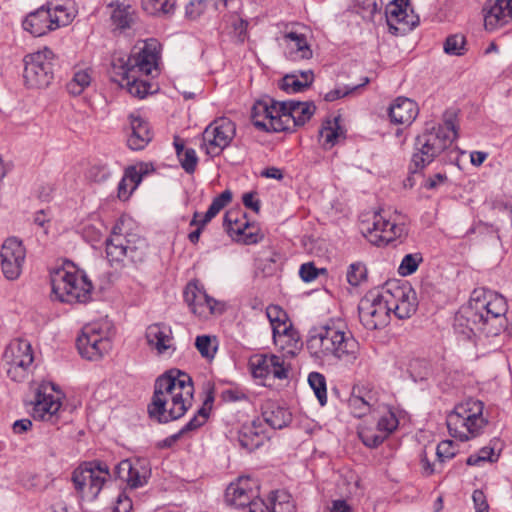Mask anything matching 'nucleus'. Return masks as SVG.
I'll return each instance as SVG.
<instances>
[{
	"label": "nucleus",
	"mask_w": 512,
	"mask_h": 512,
	"mask_svg": "<svg viewBox=\"0 0 512 512\" xmlns=\"http://www.w3.org/2000/svg\"><path fill=\"white\" fill-rule=\"evenodd\" d=\"M213 402V397L208 396L203 406L197 410V413L180 429V434L186 436L188 433L197 430L205 424L208 418V409L205 407Z\"/></svg>",
	"instance_id": "nucleus-41"
},
{
	"label": "nucleus",
	"mask_w": 512,
	"mask_h": 512,
	"mask_svg": "<svg viewBox=\"0 0 512 512\" xmlns=\"http://www.w3.org/2000/svg\"><path fill=\"white\" fill-rule=\"evenodd\" d=\"M398 424L399 421L395 413L389 410L379 418L375 429L368 427L362 428L358 434L365 446L376 448L397 429Z\"/></svg>",
	"instance_id": "nucleus-22"
},
{
	"label": "nucleus",
	"mask_w": 512,
	"mask_h": 512,
	"mask_svg": "<svg viewBox=\"0 0 512 512\" xmlns=\"http://www.w3.org/2000/svg\"><path fill=\"white\" fill-rule=\"evenodd\" d=\"M257 483L250 477H239L235 482L231 483L225 492L226 502L237 508L247 507L250 509L251 504L257 497Z\"/></svg>",
	"instance_id": "nucleus-21"
},
{
	"label": "nucleus",
	"mask_w": 512,
	"mask_h": 512,
	"mask_svg": "<svg viewBox=\"0 0 512 512\" xmlns=\"http://www.w3.org/2000/svg\"><path fill=\"white\" fill-rule=\"evenodd\" d=\"M369 83V78H365L364 79V82L360 85H356V86H352V87H337L329 92H327L325 95H324V99L325 101L327 102H333L337 99H340L344 96H347L349 95L350 93L354 92L355 90H357L358 88L360 87H363L365 86L366 84Z\"/></svg>",
	"instance_id": "nucleus-57"
},
{
	"label": "nucleus",
	"mask_w": 512,
	"mask_h": 512,
	"mask_svg": "<svg viewBox=\"0 0 512 512\" xmlns=\"http://www.w3.org/2000/svg\"><path fill=\"white\" fill-rule=\"evenodd\" d=\"M245 512H295V505L290 494L275 491L267 500L257 498Z\"/></svg>",
	"instance_id": "nucleus-27"
},
{
	"label": "nucleus",
	"mask_w": 512,
	"mask_h": 512,
	"mask_svg": "<svg viewBox=\"0 0 512 512\" xmlns=\"http://www.w3.org/2000/svg\"><path fill=\"white\" fill-rule=\"evenodd\" d=\"M391 122L410 125L418 115L416 102L406 97H397L388 109Z\"/></svg>",
	"instance_id": "nucleus-32"
},
{
	"label": "nucleus",
	"mask_w": 512,
	"mask_h": 512,
	"mask_svg": "<svg viewBox=\"0 0 512 512\" xmlns=\"http://www.w3.org/2000/svg\"><path fill=\"white\" fill-rule=\"evenodd\" d=\"M266 315L271 323L275 342L278 337L297 340L296 332L292 329V325L288 322V316L282 308L277 305H270L266 309Z\"/></svg>",
	"instance_id": "nucleus-33"
},
{
	"label": "nucleus",
	"mask_w": 512,
	"mask_h": 512,
	"mask_svg": "<svg viewBox=\"0 0 512 512\" xmlns=\"http://www.w3.org/2000/svg\"><path fill=\"white\" fill-rule=\"evenodd\" d=\"M308 383L313 389L321 406L327 403V388L325 377L318 372H311L308 376Z\"/></svg>",
	"instance_id": "nucleus-45"
},
{
	"label": "nucleus",
	"mask_w": 512,
	"mask_h": 512,
	"mask_svg": "<svg viewBox=\"0 0 512 512\" xmlns=\"http://www.w3.org/2000/svg\"><path fill=\"white\" fill-rule=\"evenodd\" d=\"M111 21L119 29L130 28L134 22V12L131 6L116 5L111 13Z\"/></svg>",
	"instance_id": "nucleus-40"
},
{
	"label": "nucleus",
	"mask_w": 512,
	"mask_h": 512,
	"mask_svg": "<svg viewBox=\"0 0 512 512\" xmlns=\"http://www.w3.org/2000/svg\"><path fill=\"white\" fill-rule=\"evenodd\" d=\"M52 295L65 303H86L91 299L93 285L85 274L58 269L51 274Z\"/></svg>",
	"instance_id": "nucleus-8"
},
{
	"label": "nucleus",
	"mask_w": 512,
	"mask_h": 512,
	"mask_svg": "<svg viewBox=\"0 0 512 512\" xmlns=\"http://www.w3.org/2000/svg\"><path fill=\"white\" fill-rule=\"evenodd\" d=\"M124 175L131 184V190H135L143 179L142 173L139 172L137 170V167L135 166H129L128 168H126L124 171Z\"/></svg>",
	"instance_id": "nucleus-64"
},
{
	"label": "nucleus",
	"mask_w": 512,
	"mask_h": 512,
	"mask_svg": "<svg viewBox=\"0 0 512 512\" xmlns=\"http://www.w3.org/2000/svg\"><path fill=\"white\" fill-rule=\"evenodd\" d=\"M62 406L61 392L51 382H42L35 391L32 416L35 420L58 425Z\"/></svg>",
	"instance_id": "nucleus-15"
},
{
	"label": "nucleus",
	"mask_w": 512,
	"mask_h": 512,
	"mask_svg": "<svg viewBox=\"0 0 512 512\" xmlns=\"http://www.w3.org/2000/svg\"><path fill=\"white\" fill-rule=\"evenodd\" d=\"M321 272H325V269H317L312 262L302 264L299 269L300 278L304 282L314 281Z\"/></svg>",
	"instance_id": "nucleus-60"
},
{
	"label": "nucleus",
	"mask_w": 512,
	"mask_h": 512,
	"mask_svg": "<svg viewBox=\"0 0 512 512\" xmlns=\"http://www.w3.org/2000/svg\"><path fill=\"white\" fill-rule=\"evenodd\" d=\"M313 80L312 70L301 71L299 74L291 73L282 78L280 88L287 93L302 92L313 83Z\"/></svg>",
	"instance_id": "nucleus-35"
},
{
	"label": "nucleus",
	"mask_w": 512,
	"mask_h": 512,
	"mask_svg": "<svg viewBox=\"0 0 512 512\" xmlns=\"http://www.w3.org/2000/svg\"><path fill=\"white\" fill-rule=\"evenodd\" d=\"M381 291L385 299H387V304L391 310L394 309L395 305H401L403 302H406L411 293H415L408 283L399 284L396 281L386 283Z\"/></svg>",
	"instance_id": "nucleus-36"
},
{
	"label": "nucleus",
	"mask_w": 512,
	"mask_h": 512,
	"mask_svg": "<svg viewBox=\"0 0 512 512\" xmlns=\"http://www.w3.org/2000/svg\"><path fill=\"white\" fill-rule=\"evenodd\" d=\"M33 360L31 344L25 339L12 340L3 353L7 376L15 382H22L28 377Z\"/></svg>",
	"instance_id": "nucleus-12"
},
{
	"label": "nucleus",
	"mask_w": 512,
	"mask_h": 512,
	"mask_svg": "<svg viewBox=\"0 0 512 512\" xmlns=\"http://www.w3.org/2000/svg\"><path fill=\"white\" fill-rule=\"evenodd\" d=\"M264 422L273 429H282L291 422V413L276 402L267 401L262 407Z\"/></svg>",
	"instance_id": "nucleus-34"
},
{
	"label": "nucleus",
	"mask_w": 512,
	"mask_h": 512,
	"mask_svg": "<svg viewBox=\"0 0 512 512\" xmlns=\"http://www.w3.org/2000/svg\"><path fill=\"white\" fill-rule=\"evenodd\" d=\"M379 402L378 392L368 385H355L348 406L355 417H363L374 410Z\"/></svg>",
	"instance_id": "nucleus-25"
},
{
	"label": "nucleus",
	"mask_w": 512,
	"mask_h": 512,
	"mask_svg": "<svg viewBox=\"0 0 512 512\" xmlns=\"http://www.w3.org/2000/svg\"><path fill=\"white\" fill-rule=\"evenodd\" d=\"M483 409V402L472 398L457 404L446 418L449 434L460 441L479 436L487 424Z\"/></svg>",
	"instance_id": "nucleus-6"
},
{
	"label": "nucleus",
	"mask_w": 512,
	"mask_h": 512,
	"mask_svg": "<svg viewBox=\"0 0 512 512\" xmlns=\"http://www.w3.org/2000/svg\"><path fill=\"white\" fill-rule=\"evenodd\" d=\"M421 261L422 257L420 254L416 253L405 255L398 268L399 274L402 276L413 274L417 270Z\"/></svg>",
	"instance_id": "nucleus-52"
},
{
	"label": "nucleus",
	"mask_w": 512,
	"mask_h": 512,
	"mask_svg": "<svg viewBox=\"0 0 512 512\" xmlns=\"http://www.w3.org/2000/svg\"><path fill=\"white\" fill-rule=\"evenodd\" d=\"M453 117V113L446 112L443 124H427L424 131L415 138L414 152L409 164L410 173L423 170L451 147L458 136Z\"/></svg>",
	"instance_id": "nucleus-5"
},
{
	"label": "nucleus",
	"mask_w": 512,
	"mask_h": 512,
	"mask_svg": "<svg viewBox=\"0 0 512 512\" xmlns=\"http://www.w3.org/2000/svg\"><path fill=\"white\" fill-rule=\"evenodd\" d=\"M110 175L111 172L106 165H94L89 170V178L95 182H104Z\"/></svg>",
	"instance_id": "nucleus-62"
},
{
	"label": "nucleus",
	"mask_w": 512,
	"mask_h": 512,
	"mask_svg": "<svg viewBox=\"0 0 512 512\" xmlns=\"http://www.w3.org/2000/svg\"><path fill=\"white\" fill-rule=\"evenodd\" d=\"M125 219L120 218L114 225L111 235L106 239V257L111 264L122 263L129 259L132 263H141L147 255L146 239L135 233L124 231Z\"/></svg>",
	"instance_id": "nucleus-7"
},
{
	"label": "nucleus",
	"mask_w": 512,
	"mask_h": 512,
	"mask_svg": "<svg viewBox=\"0 0 512 512\" xmlns=\"http://www.w3.org/2000/svg\"><path fill=\"white\" fill-rule=\"evenodd\" d=\"M307 36V27L300 24H294L290 29L284 31L285 53L289 59L297 61L312 57L313 52Z\"/></svg>",
	"instance_id": "nucleus-20"
},
{
	"label": "nucleus",
	"mask_w": 512,
	"mask_h": 512,
	"mask_svg": "<svg viewBox=\"0 0 512 512\" xmlns=\"http://www.w3.org/2000/svg\"><path fill=\"white\" fill-rule=\"evenodd\" d=\"M359 318L368 330L382 329L390 321L391 308L382 291H369L358 305Z\"/></svg>",
	"instance_id": "nucleus-13"
},
{
	"label": "nucleus",
	"mask_w": 512,
	"mask_h": 512,
	"mask_svg": "<svg viewBox=\"0 0 512 512\" xmlns=\"http://www.w3.org/2000/svg\"><path fill=\"white\" fill-rule=\"evenodd\" d=\"M357 13L361 14L364 19L372 20L374 15L381 11V0H354Z\"/></svg>",
	"instance_id": "nucleus-49"
},
{
	"label": "nucleus",
	"mask_w": 512,
	"mask_h": 512,
	"mask_svg": "<svg viewBox=\"0 0 512 512\" xmlns=\"http://www.w3.org/2000/svg\"><path fill=\"white\" fill-rule=\"evenodd\" d=\"M91 74L88 69H80L74 72L72 79L67 83L66 88L73 96L80 95L90 84Z\"/></svg>",
	"instance_id": "nucleus-39"
},
{
	"label": "nucleus",
	"mask_w": 512,
	"mask_h": 512,
	"mask_svg": "<svg viewBox=\"0 0 512 512\" xmlns=\"http://www.w3.org/2000/svg\"><path fill=\"white\" fill-rule=\"evenodd\" d=\"M179 161L181 163L182 168L185 170L186 173L192 174L194 173L197 163H198V157L196 154V151L193 148H187L181 157H178Z\"/></svg>",
	"instance_id": "nucleus-56"
},
{
	"label": "nucleus",
	"mask_w": 512,
	"mask_h": 512,
	"mask_svg": "<svg viewBox=\"0 0 512 512\" xmlns=\"http://www.w3.org/2000/svg\"><path fill=\"white\" fill-rule=\"evenodd\" d=\"M194 387L191 377L179 370L159 376L148 405L149 417L158 423H168L185 415L192 406Z\"/></svg>",
	"instance_id": "nucleus-2"
},
{
	"label": "nucleus",
	"mask_w": 512,
	"mask_h": 512,
	"mask_svg": "<svg viewBox=\"0 0 512 512\" xmlns=\"http://www.w3.org/2000/svg\"><path fill=\"white\" fill-rule=\"evenodd\" d=\"M1 267L4 276L9 280L17 279L22 271L26 250L22 242L11 237L5 240L1 248Z\"/></svg>",
	"instance_id": "nucleus-19"
},
{
	"label": "nucleus",
	"mask_w": 512,
	"mask_h": 512,
	"mask_svg": "<svg viewBox=\"0 0 512 512\" xmlns=\"http://www.w3.org/2000/svg\"><path fill=\"white\" fill-rule=\"evenodd\" d=\"M362 233L374 245L381 246L400 237L403 227L391 221L384 211L373 215L372 223L363 225Z\"/></svg>",
	"instance_id": "nucleus-18"
},
{
	"label": "nucleus",
	"mask_w": 512,
	"mask_h": 512,
	"mask_svg": "<svg viewBox=\"0 0 512 512\" xmlns=\"http://www.w3.org/2000/svg\"><path fill=\"white\" fill-rule=\"evenodd\" d=\"M114 473L117 478L125 481L131 488H138L147 482L148 470L141 464V462L126 459L122 460L114 468Z\"/></svg>",
	"instance_id": "nucleus-30"
},
{
	"label": "nucleus",
	"mask_w": 512,
	"mask_h": 512,
	"mask_svg": "<svg viewBox=\"0 0 512 512\" xmlns=\"http://www.w3.org/2000/svg\"><path fill=\"white\" fill-rule=\"evenodd\" d=\"M54 58L53 51L48 47L24 57L23 77L27 87L42 89L51 84L54 78Z\"/></svg>",
	"instance_id": "nucleus-11"
},
{
	"label": "nucleus",
	"mask_w": 512,
	"mask_h": 512,
	"mask_svg": "<svg viewBox=\"0 0 512 512\" xmlns=\"http://www.w3.org/2000/svg\"><path fill=\"white\" fill-rule=\"evenodd\" d=\"M368 270L363 262H354L348 266L346 278L351 286L357 287L367 281Z\"/></svg>",
	"instance_id": "nucleus-44"
},
{
	"label": "nucleus",
	"mask_w": 512,
	"mask_h": 512,
	"mask_svg": "<svg viewBox=\"0 0 512 512\" xmlns=\"http://www.w3.org/2000/svg\"><path fill=\"white\" fill-rule=\"evenodd\" d=\"M250 224L251 223L246 218V214L238 210L227 211L224 215L223 226L226 232L235 241L243 231L251 229Z\"/></svg>",
	"instance_id": "nucleus-37"
},
{
	"label": "nucleus",
	"mask_w": 512,
	"mask_h": 512,
	"mask_svg": "<svg viewBox=\"0 0 512 512\" xmlns=\"http://www.w3.org/2000/svg\"><path fill=\"white\" fill-rule=\"evenodd\" d=\"M408 10L409 0H393L386 6L387 24L391 31L394 30V34L399 31V24L405 27L404 30H411L418 25L419 17L412 10L410 13Z\"/></svg>",
	"instance_id": "nucleus-24"
},
{
	"label": "nucleus",
	"mask_w": 512,
	"mask_h": 512,
	"mask_svg": "<svg viewBox=\"0 0 512 512\" xmlns=\"http://www.w3.org/2000/svg\"><path fill=\"white\" fill-rule=\"evenodd\" d=\"M152 140V135L142 136V133L138 131H132L128 133L127 145L131 150H142Z\"/></svg>",
	"instance_id": "nucleus-53"
},
{
	"label": "nucleus",
	"mask_w": 512,
	"mask_h": 512,
	"mask_svg": "<svg viewBox=\"0 0 512 512\" xmlns=\"http://www.w3.org/2000/svg\"><path fill=\"white\" fill-rule=\"evenodd\" d=\"M496 460H497V456H495L494 449L490 448V447H483L482 449L479 450V452L477 454L470 455L467 458L466 463L469 466H477L481 462H486V461L493 462Z\"/></svg>",
	"instance_id": "nucleus-54"
},
{
	"label": "nucleus",
	"mask_w": 512,
	"mask_h": 512,
	"mask_svg": "<svg viewBox=\"0 0 512 512\" xmlns=\"http://www.w3.org/2000/svg\"><path fill=\"white\" fill-rule=\"evenodd\" d=\"M339 124L338 119L335 118L333 121L327 120L321 130L319 131L320 139L323 141V146L325 149L332 148L339 137Z\"/></svg>",
	"instance_id": "nucleus-42"
},
{
	"label": "nucleus",
	"mask_w": 512,
	"mask_h": 512,
	"mask_svg": "<svg viewBox=\"0 0 512 512\" xmlns=\"http://www.w3.org/2000/svg\"><path fill=\"white\" fill-rule=\"evenodd\" d=\"M310 355L317 360L337 359L354 363L359 356L360 345L345 327L326 324L313 329L306 343Z\"/></svg>",
	"instance_id": "nucleus-4"
},
{
	"label": "nucleus",
	"mask_w": 512,
	"mask_h": 512,
	"mask_svg": "<svg viewBox=\"0 0 512 512\" xmlns=\"http://www.w3.org/2000/svg\"><path fill=\"white\" fill-rule=\"evenodd\" d=\"M112 325L108 320L86 324L77 338V348L82 357L99 360L112 348L110 339Z\"/></svg>",
	"instance_id": "nucleus-10"
},
{
	"label": "nucleus",
	"mask_w": 512,
	"mask_h": 512,
	"mask_svg": "<svg viewBox=\"0 0 512 512\" xmlns=\"http://www.w3.org/2000/svg\"><path fill=\"white\" fill-rule=\"evenodd\" d=\"M195 347L202 357L206 359H213L217 352L216 337L209 335H200L196 337Z\"/></svg>",
	"instance_id": "nucleus-46"
},
{
	"label": "nucleus",
	"mask_w": 512,
	"mask_h": 512,
	"mask_svg": "<svg viewBox=\"0 0 512 512\" xmlns=\"http://www.w3.org/2000/svg\"><path fill=\"white\" fill-rule=\"evenodd\" d=\"M145 337L148 345L154 348L158 354H164L168 350H175L170 326L160 323L151 324L146 329Z\"/></svg>",
	"instance_id": "nucleus-31"
},
{
	"label": "nucleus",
	"mask_w": 512,
	"mask_h": 512,
	"mask_svg": "<svg viewBox=\"0 0 512 512\" xmlns=\"http://www.w3.org/2000/svg\"><path fill=\"white\" fill-rule=\"evenodd\" d=\"M128 120L129 130L138 131L142 133V136L152 135L148 122L145 119H143L139 114L131 113L128 116Z\"/></svg>",
	"instance_id": "nucleus-58"
},
{
	"label": "nucleus",
	"mask_w": 512,
	"mask_h": 512,
	"mask_svg": "<svg viewBox=\"0 0 512 512\" xmlns=\"http://www.w3.org/2000/svg\"><path fill=\"white\" fill-rule=\"evenodd\" d=\"M466 39L462 34L450 35L444 42V52L449 55L461 56L465 53Z\"/></svg>",
	"instance_id": "nucleus-48"
},
{
	"label": "nucleus",
	"mask_w": 512,
	"mask_h": 512,
	"mask_svg": "<svg viewBox=\"0 0 512 512\" xmlns=\"http://www.w3.org/2000/svg\"><path fill=\"white\" fill-rule=\"evenodd\" d=\"M236 126L230 119L222 117L211 122L202 133V148L207 155L218 156L235 137Z\"/></svg>",
	"instance_id": "nucleus-16"
},
{
	"label": "nucleus",
	"mask_w": 512,
	"mask_h": 512,
	"mask_svg": "<svg viewBox=\"0 0 512 512\" xmlns=\"http://www.w3.org/2000/svg\"><path fill=\"white\" fill-rule=\"evenodd\" d=\"M251 229L243 231V233L237 238V242L244 245H252L258 243L262 239V235L259 232V228L254 224H250Z\"/></svg>",
	"instance_id": "nucleus-59"
},
{
	"label": "nucleus",
	"mask_w": 512,
	"mask_h": 512,
	"mask_svg": "<svg viewBox=\"0 0 512 512\" xmlns=\"http://www.w3.org/2000/svg\"><path fill=\"white\" fill-rule=\"evenodd\" d=\"M417 310V298L416 293H411L410 297L406 299V302H403L401 305H395L392 312L398 319H408L410 318Z\"/></svg>",
	"instance_id": "nucleus-50"
},
{
	"label": "nucleus",
	"mask_w": 512,
	"mask_h": 512,
	"mask_svg": "<svg viewBox=\"0 0 512 512\" xmlns=\"http://www.w3.org/2000/svg\"><path fill=\"white\" fill-rule=\"evenodd\" d=\"M285 109L283 101H276L270 96H263L255 101L251 109L253 125L263 132L286 131L282 112Z\"/></svg>",
	"instance_id": "nucleus-14"
},
{
	"label": "nucleus",
	"mask_w": 512,
	"mask_h": 512,
	"mask_svg": "<svg viewBox=\"0 0 512 512\" xmlns=\"http://www.w3.org/2000/svg\"><path fill=\"white\" fill-rule=\"evenodd\" d=\"M232 27L237 41L243 43L247 39L248 22L242 18H235L232 21Z\"/></svg>",
	"instance_id": "nucleus-61"
},
{
	"label": "nucleus",
	"mask_w": 512,
	"mask_h": 512,
	"mask_svg": "<svg viewBox=\"0 0 512 512\" xmlns=\"http://www.w3.org/2000/svg\"><path fill=\"white\" fill-rule=\"evenodd\" d=\"M133 503L131 498L126 494L125 491L121 492L117 499L116 504L112 512H131Z\"/></svg>",
	"instance_id": "nucleus-63"
},
{
	"label": "nucleus",
	"mask_w": 512,
	"mask_h": 512,
	"mask_svg": "<svg viewBox=\"0 0 512 512\" xmlns=\"http://www.w3.org/2000/svg\"><path fill=\"white\" fill-rule=\"evenodd\" d=\"M456 453L457 449L452 440H443L437 445L436 455L440 463L452 459Z\"/></svg>",
	"instance_id": "nucleus-55"
},
{
	"label": "nucleus",
	"mask_w": 512,
	"mask_h": 512,
	"mask_svg": "<svg viewBox=\"0 0 512 512\" xmlns=\"http://www.w3.org/2000/svg\"><path fill=\"white\" fill-rule=\"evenodd\" d=\"M183 294L190 311L201 318H208L212 314H220L223 311V306L216 299L210 297L197 280L190 281Z\"/></svg>",
	"instance_id": "nucleus-17"
},
{
	"label": "nucleus",
	"mask_w": 512,
	"mask_h": 512,
	"mask_svg": "<svg viewBox=\"0 0 512 512\" xmlns=\"http://www.w3.org/2000/svg\"><path fill=\"white\" fill-rule=\"evenodd\" d=\"M24 30L33 36L40 37L55 30L52 20V6L50 3L41 6L36 11L27 15L23 21Z\"/></svg>",
	"instance_id": "nucleus-28"
},
{
	"label": "nucleus",
	"mask_w": 512,
	"mask_h": 512,
	"mask_svg": "<svg viewBox=\"0 0 512 512\" xmlns=\"http://www.w3.org/2000/svg\"><path fill=\"white\" fill-rule=\"evenodd\" d=\"M483 11L485 29L495 31L512 21V0H491Z\"/></svg>",
	"instance_id": "nucleus-26"
},
{
	"label": "nucleus",
	"mask_w": 512,
	"mask_h": 512,
	"mask_svg": "<svg viewBox=\"0 0 512 512\" xmlns=\"http://www.w3.org/2000/svg\"><path fill=\"white\" fill-rule=\"evenodd\" d=\"M285 109H283L282 116L286 130H290L291 123L293 126H303L315 113L316 107L313 102H300V101H283Z\"/></svg>",
	"instance_id": "nucleus-29"
},
{
	"label": "nucleus",
	"mask_w": 512,
	"mask_h": 512,
	"mask_svg": "<svg viewBox=\"0 0 512 512\" xmlns=\"http://www.w3.org/2000/svg\"><path fill=\"white\" fill-rule=\"evenodd\" d=\"M155 40L147 41L144 48L137 54L127 56H114L111 62L110 76L114 82L136 98L143 99L151 93V84L141 79V76H148L157 61V53L151 47H158Z\"/></svg>",
	"instance_id": "nucleus-3"
},
{
	"label": "nucleus",
	"mask_w": 512,
	"mask_h": 512,
	"mask_svg": "<svg viewBox=\"0 0 512 512\" xmlns=\"http://www.w3.org/2000/svg\"><path fill=\"white\" fill-rule=\"evenodd\" d=\"M252 375L255 378H268L272 376L277 379H285L288 376V370L284 366L282 357L271 355H255L249 361Z\"/></svg>",
	"instance_id": "nucleus-23"
},
{
	"label": "nucleus",
	"mask_w": 512,
	"mask_h": 512,
	"mask_svg": "<svg viewBox=\"0 0 512 512\" xmlns=\"http://www.w3.org/2000/svg\"><path fill=\"white\" fill-rule=\"evenodd\" d=\"M110 477L106 463L91 461L77 467L72 473L71 481L80 498L93 501Z\"/></svg>",
	"instance_id": "nucleus-9"
},
{
	"label": "nucleus",
	"mask_w": 512,
	"mask_h": 512,
	"mask_svg": "<svg viewBox=\"0 0 512 512\" xmlns=\"http://www.w3.org/2000/svg\"><path fill=\"white\" fill-rule=\"evenodd\" d=\"M508 310L505 298L493 291L476 289L467 305L455 315L454 329L467 339L472 336L494 337L504 328Z\"/></svg>",
	"instance_id": "nucleus-1"
},
{
	"label": "nucleus",
	"mask_w": 512,
	"mask_h": 512,
	"mask_svg": "<svg viewBox=\"0 0 512 512\" xmlns=\"http://www.w3.org/2000/svg\"><path fill=\"white\" fill-rule=\"evenodd\" d=\"M232 200V193L230 190H224L221 194L215 197L206 211L207 218L213 219L226 205Z\"/></svg>",
	"instance_id": "nucleus-51"
},
{
	"label": "nucleus",
	"mask_w": 512,
	"mask_h": 512,
	"mask_svg": "<svg viewBox=\"0 0 512 512\" xmlns=\"http://www.w3.org/2000/svg\"><path fill=\"white\" fill-rule=\"evenodd\" d=\"M175 0H143L144 10L151 15H168L174 12Z\"/></svg>",
	"instance_id": "nucleus-43"
},
{
	"label": "nucleus",
	"mask_w": 512,
	"mask_h": 512,
	"mask_svg": "<svg viewBox=\"0 0 512 512\" xmlns=\"http://www.w3.org/2000/svg\"><path fill=\"white\" fill-rule=\"evenodd\" d=\"M75 11L64 5L52 7V20L55 30L61 26H67L75 18Z\"/></svg>",
	"instance_id": "nucleus-47"
},
{
	"label": "nucleus",
	"mask_w": 512,
	"mask_h": 512,
	"mask_svg": "<svg viewBox=\"0 0 512 512\" xmlns=\"http://www.w3.org/2000/svg\"><path fill=\"white\" fill-rule=\"evenodd\" d=\"M238 440L240 446L248 451H253L262 444V437L257 431L255 421L252 423V425H244L241 428L239 431Z\"/></svg>",
	"instance_id": "nucleus-38"
}]
</instances>
